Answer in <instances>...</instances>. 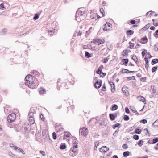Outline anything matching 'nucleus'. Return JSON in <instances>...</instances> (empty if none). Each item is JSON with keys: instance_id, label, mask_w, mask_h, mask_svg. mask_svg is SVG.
Instances as JSON below:
<instances>
[{"instance_id": "f257e3e1", "label": "nucleus", "mask_w": 158, "mask_h": 158, "mask_svg": "<svg viewBox=\"0 0 158 158\" xmlns=\"http://www.w3.org/2000/svg\"><path fill=\"white\" fill-rule=\"evenodd\" d=\"M32 78L33 77L32 75L29 74L27 75L25 78V80L26 81V84L28 85L29 88L32 89H35L37 87L38 85L34 83V81L32 80Z\"/></svg>"}, {"instance_id": "f03ea898", "label": "nucleus", "mask_w": 158, "mask_h": 158, "mask_svg": "<svg viewBox=\"0 0 158 158\" xmlns=\"http://www.w3.org/2000/svg\"><path fill=\"white\" fill-rule=\"evenodd\" d=\"M16 118V114L14 113L10 114L7 117V121L8 122H13L15 120Z\"/></svg>"}, {"instance_id": "7ed1b4c3", "label": "nucleus", "mask_w": 158, "mask_h": 158, "mask_svg": "<svg viewBox=\"0 0 158 158\" xmlns=\"http://www.w3.org/2000/svg\"><path fill=\"white\" fill-rule=\"evenodd\" d=\"M86 16L82 15H80L78 13H76V19L78 22H80L84 19Z\"/></svg>"}, {"instance_id": "20e7f679", "label": "nucleus", "mask_w": 158, "mask_h": 158, "mask_svg": "<svg viewBox=\"0 0 158 158\" xmlns=\"http://www.w3.org/2000/svg\"><path fill=\"white\" fill-rule=\"evenodd\" d=\"M77 143L76 141H74L73 142V147L70 149V151L73 152L74 153H76L77 150Z\"/></svg>"}, {"instance_id": "39448f33", "label": "nucleus", "mask_w": 158, "mask_h": 158, "mask_svg": "<svg viewBox=\"0 0 158 158\" xmlns=\"http://www.w3.org/2000/svg\"><path fill=\"white\" fill-rule=\"evenodd\" d=\"M88 128L85 127L83 128L81 131L80 129L79 130L80 133H81V135L84 136H86L88 134Z\"/></svg>"}, {"instance_id": "423d86ee", "label": "nucleus", "mask_w": 158, "mask_h": 158, "mask_svg": "<svg viewBox=\"0 0 158 158\" xmlns=\"http://www.w3.org/2000/svg\"><path fill=\"white\" fill-rule=\"evenodd\" d=\"M93 41V43L98 45L103 44L105 42L104 40L103 39L101 40L98 39L94 40Z\"/></svg>"}, {"instance_id": "0eeeda50", "label": "nucleus", "mask_w": 158, "mask_h": 158, "mask_svg": "<svg viewBox=\"0 0 158 158\" xmlns=\"http://www.w3.org/2000/svg\"><path fill=\"white\" fill-rule=\"evenodd\" d=\"M76 13H78L80 15L81 14L86 16V14L85 11V8H79Z\"/></svg>"}, {"instance_id": "6e6552de", "label": "nucleus", "mask_w": 158, "mask_h": 158, "mask_svg": "<svg viewBox=\"0 0 158 158\" xmlns=\"http://www.w3.org/2000/svg\"><path fill=\"white\" fill-rule=\"evenodd\" d=\"M66 85V83L64 82L63 83L61 84V82H60L59 81H57V89L60 90V87H65V88H66L65 87V85Z\"/></svg>"}, {"instance_id": "1a4fd4ad", "label": "nucleus", "mask_w": 158, "mask_h": 158, "mask_svg": "<svg viewBox=\"0 0 158 158\" xmlns=\"http://www.w3.org/2000/svg\"><path fill=\"white\" fill-rule=\"evenodd\" d=\"M102 81L100 80H98L94 84V86L96 88H99L102 85Z\"/></svg>"}, {"instance_id": "9d476101", "label": "nucleus", "mask_w": 158, "mask_h": 158, "mask_svg": "<svg viewBox=\"0 0 158 158\" xmlns=\"http://www.w3.org/2000/svg\"><path fill=\"white\" fill-rule=\"evenodd\" d=\"M109 150V148L106 146H103L99 149V151L101 152H105Z\"/></svg>"}, {"instance_id": "9b49d317", "label": "nucleus", "mask_w": 158, "mask_h": 158, "mask_svg": "<svg viewBox=\"0 0 158 158\" xmlns=\"http://www.w3.org/2000/svg\"><path fill=\"white\" fill-rule=\"evenodd\" d=\"M111 24L110 23H107L104 25L105 27L103 28L104 31H106L110 29Z\"/></svg>"}, {"instance_id": "f8f14e48", "label": "nucleus", "mask_w": 158, "mask_h": 158, "mask_svg": "<svg viewBox=\"0 0 158 158\" xmlns=\"http://www.w3.org/2000/svg\"><path fill=\"white\" fill-rule=\"evenodd\" d=\"M14 150L17 151L19 153H20V152H21L23 154H25V153L23 150L21 149L20 148L17 147L16 146L15 147Z\"/></svg>"}, {"instance_id": "ddd939ff", "label": "nucleus", "mask_w": 158, "mask_h": 158, "mask_svg": "<svg viewBox=\"0 0 158 158\" xmlns=\"http://www.w3.org/2000/svg\"><path fill=\"white\" fill-rule=\"evenodd\" d=\"M137 98L140 101H142L143 102L144 104H146V99L144 97L140 96H138Z\"/></svg>"}, {"instance_id": "4468645a", "label": "nucleus", "mask_w": 158, "mask_h": 158, "mask_svg": "<svg viewBox=\"0 0 158 158\" xmlns=\"http://www.w3.org/2000/svg\"><path fill=\"white\" fill-rule=\"evenodd\" d=\"M7 30L6 28L2 29L0 32V34L1 35H3L5 34L7 32Z\"/></svg>"}, {"instance_id": "2eb2a0df", "label": "nucleus", "mask_w": 158, "mask_h": 158, "mask_svg": "<svg viewBox=\"0 0 158 158\" xmlns=\"http://www.w3.org/2000/svg\"><path fill=\"white\" fill-rule=\"evenodd\" d=\"M55 30L54 29H52L48 31V33L51 36H52L53 35H55L54 32Z\"/></svg>"}, {"instance_id": "dca6fc26", "label": "nucleus", "mask_w": 158, "mask_h": 158, "mask_svg": "<svg viewBox=\"0 0 158 158\" xmlns=\"http://www.w3.org/2000/svg\"><path fill=\"white\" fill-rule=\"evenodd\" d=\"M134 33V31L132 30H129L126 31V33L127 35H131L133 34Z\"/></svg>"}, {"instance_id": "f3484780", "label": "nucleus", "mask_w": 158, "mask_h": 158, "mask_svg": "<svg viewBox=\"0 0 158 158\" xmlns=\"http://www.w3.org/2000/svg\"><path fill=\"white\" fill-rule=\"evenodd\" d=\"M152 126L156 128H158V119L154 122L152 124Z\"/></svg>"}, {"instance_id": "a211bd4d", "label": "nucleus", "mask_w": 158, "mask_h": 158, "mask_svg": "<svg viewBox=\"0 0 158 158\" xmlns=\"http://www.w3.org/2000/svg\"><path fill=\"white\" fill-rule=\"evenodd\" d=\"M131 109L132 110V111L134 113L136 114H137L138 112H137L135 108L133 106H131L130 107Z\"/></svg>"}, {"instance_id": "6ab92c4d", "label": "nucleus", "mask_w": 158, "mask_h": 158, "mask_svg": "<svg viewBox=\"0 0 158 158\" xmlns=\"http://www.w3.org/2000/svg\"><path fill=\"white\" fill-rule=\"evenodd\" d=\"M158 62V59H155L152 60V64L153 65L154 64H155L157 63Z\"/></svg>"}, {"instance_id": "aec40b11", "label": "nucleus", "mask_w": 158, "mask_h": 158, "mask_svg": "<svg viewBox=\"0 0 158 158\" xmlns=\"http://www.w3.org/2000/svg\"><path fill=\"white\" fill-rule=\"evenodd\" d=\"M66 146L65 143L64 144L61 143L60 147V148L61 149H64L66 148Z\"/></svg>"}, {"instance_id": "412c9836", "label": "nucleus", "mask_w": 158, "mask_h": 158, "mask_svg": "<svg viewBox=\"0 0 158 158\" xmlns=\"http://www.w3.org/2000/svg\"><path fill=\"white\" fill-rule=\"evenodd\" d=\"M110 118V119L112 120H114L115 118V116L112 114H109Z\"/></svg>"}, {"instance_id": "4be33fe9", "label": "nucleus", "mask_w": 158, "mask_h": 158, "mask_svg": "<svg viewBox=\"0 0 158 158\" xmlns=\"http://www.w3.org/2000/svg\"><path fill=\"white\" fill-rule=\"evenodd\" d=\"M122 62H124L125 65L126 66H127V64L128 63V60L127 59H123L122 60Z\"/></svg>"}, {"instance_id": "5701e85b", "label": "nucleus", "mask_w": 158, "mask_h": 158, "mask_svg": "<svg viewBox=\"0 0 158 158\" xmlns=\"http://www.w3.org/2000/svg\"><path fill=\"white\" fill-rule=\"evenodd\" d=\"M129 151L125 152L123 153V155L124 157H127L129 155Z\"/></svg>"}, {"instance_id": "b1692460", "label": "nucleus", "mask_w": 158, "mask_h": 158, "mask_svg": "<svg viewBox=\"0 0 158 158\" xmlns=\"http://www.w3.org/2000/svg\"><path fill=\"white\" fill-rule=\"evenodd\" d=\"M33 114H34V113L33 112H30L29 113V115H28V116H29V118H33Z\"/></svg>"}, {"instance_id": "393cba45", "label": "nucleus", "mask_w": 158, "mask_h": 158, "mask_svg": "<svg viewBox=\"0 0 158 158\" xmlns=\"http://www.w3.org/2000/svg\"><path fill=\"white\" fill-rule=\"evenodd\" d=\"M118 106L116 104H114L112 107V110H115L118 109Z\"/></svg>"}, {"instance_id": "a878e982", "label": "nucleus", "mask_w": 158, "mask_h": 158, "mask_svg": "<svg viewBox=\"0 0 158 158\" xmlns=\"http://www.w3.org/2000/svg\"><path fill=\"white\" fill-rule=\"evenodd\" d=\"M132 59L136 63H137L138 59L135 56H133L132 57Z\"/></svg>"}, {"instance_id": "bb28decb", "label": "nucleus", "mask_w": 158, "mask_h": 158, "mask_svg": "<svg viewBox=\"0 0 158 158\" xmlns=\"http://www.w3.org/2000/svg\"><path fill=\"white\" fill-rule=\"evenodd\" d=\"M120 125V124L119 123L115 124V125L112 126L113 128L114 129L117 127H118V126Z\"/></svg>"}, {"instance_id": "cd10ccee", "label": "nucleus", "mask_w": 158, "mask_h": 158, "mask_svg": "<svg viewBox=\"0 0 158 158\" xmlns=\"http://www.w3.org/2000/svg\"><path fill=\"white\" fill-rule=\"evenodd\" d=\"M143 131L144 132V133L146 135H150V134H149V131L147 128H145L143 130Z\"/></svg>"}, {"instance_id": "c85d7f7f", "label": "nucleus", "mask_w": 158, "mask_h": 158, "mask_svg": "<svg viewBox=\"0 0 158 158\" xmlns=\"http://www.w3.org/2000/svg\"><path fill=\"white\" fill-rule=\"evenodd\" d=\"M39 15L38 14L36 13V14L34 17H33V19L34 20H36L37 19H38L39 18Z\"/></svg>"}, {"instance_id": "c756f323", "label": "nucleus", "mask_w": 158, "mask_h": 158, "mask_svg": "<svg viewBox=\"0 0 158 158\" xmlns=\"http://www.w3.org/2000/svg\"><path fill=\"white\" fill-rule=\"evenodd\" d=\"M135 132L136 134H140L141 132V130L139 129H136L135 130Z\"/></svg>"}, {"instance_id": "7c9ffc66", "label": "nucleus", "mask_w": 158, "mask_h": 158, "mask_svg": "<svg viewBox=\"0 0 158 158\" xmlns=\"http://www.w3.org/2000/svg\"><path fill=\"white\" fill-rule=\"evenodd\" d=\"M29 120L30 123L31 124H33L35 122V121H34L33 118H29Z\"/></svg>"}, {"instance_id": "2f4dec72", "label": "nucleus", "mask_w": 158, "mask_h": 158, "mask_svg": "<svg viewBox=\"0 0 158 158\" xmlns=\"http://www.w3.org/2000/svg\"><path fill=\"white\" fill-rule=\"evenodd\" d=\"M150 27V25L149 24L146 25L143 28V30H146L148 29Z\"/></svg>"}, {"instance_id": "473e14b6", "label": "nucleus", "mask_w": 158, "mask_h": 158, "mask_svg": "<svg viewBox=\"0 0 158 158\" xmlns=\"http://www.w3.org/2000/svg\"><path fill=\"white\" fill-rule=\"evenodd\" d=\"M97 16V14H93L92 15H90V17L91 19H94V18H96V16Z\"/></svg>"}, {"instance_id": "72a5a7b5", "label": "nucleus", "mask_w": 158, "mask_h": 158, "mask_svg": "<svg viewBox=\"0 0 158 158\" xmlns=\"http://www.w3.org/2000/svg\"><path fill=\"white\" fill-rule=\"evenodd\" d=\"M97 73L98 74H100L102 73V69L100 67H99L98 70L97 71Z\"/></svg>"}, {"instance_id": "f704fd0d", "label": "nucleus", "mask_w": 158, "mask_h": 158, "mask_svg": "<svg viewBox=\"0 0 158 158\" xmlns=\"http://www.w3.org/2000/svg\"><path fill=\"white\" fill-rule=\"evenodd\" d=\"M143 143V141L142 140H140L138 143V145L139 146L141 147Z\"/></svg>"}, {"instance_id": "c9c22d12", "label": "nucleus", "mask_w": 158, "mask_h": 158, "mask_svg": "<svg viewBox=\"0 0 158 158\" xmlns=\"http://www.w3.org/2000/svg\"><path fill=\"white\" fill-rule=\"evenodd\" d=\"M56 137H57L56 134L55 132H53L52 133L53 138L55 140L56 139Z\"/></svg>"}, {"instance_id": "e433bc0d", "label": "nucleus", "mask_w": 158, "mask_h": 158, "mask_svg": "<svg viewBox=\"0 0 158 158\" xmlns=\"http://www.w3.org/2000/svg\"><path fill=\"white\" fill-rule=\"evenodd\" d=\"M64 137L65 136H66V137H68L70 136V134L68 132H64Z\"/></svg>"}, {"instance_id": "4c0bfd02", "label": "nucleus", "mask_w": 158, "mask_h": 158, "mask_svg": "<svg viewBox=\"0 0 158 158\" xmlns=\"http://www.w3.org/2000/svg\"><path fill=\"white\" fill-rule=\"evenodd\" d=\"M158 142V138H156L153 139L152 143L155 144Z\"/></svg>"}, {"instance_id": "58836bf2", "label": "nucleus", "mask_w": 158, "mask_h": 158, "mask_svg": "<svg viewBox=\"0 0 158 158\" xmlns=\"http://www.w3.org/2000/svg\"><path fill=\"white\" fill-rule=\"evenodd\" d=\"M123 119L125 121H127L129 120V118L128 116L125 115L124 116Z\"/></svg>"}, {"instance_id": "ea45409f", "label": "nucleus", "mask_w": 158, "mask_h": 158, "mask_svg": "<svg viewBox=\"0 0 158 158\" xmlns=\"http://www.w3.org/2000/svg\"><path fill=\"white\" fill-rule=\"evenodd\" d=\"M102 90L103 91H105L106 90V87L105 84H103L102 86Z\"/></svg>"}, {"instance_id": "a19ab883", "label": "nucleus", "mask_w": 158, "mask_h": 158, "mask_svg": "<svg viewBox=\"0 0 158 158\" xmlns=\"http://www.w3.org/2000/svg\"><path fill=\"white\" fill-rule=\"evenodd\" d=\"M133 138L135 139L138 140L139 139V137L137 135H135L133 136Z\"/></svg>"}, {"instance_id": "79ce46f5", "label": "nucleus", "mask_w": 158, "mask_h": 158, "mask_svg": "<svg viewBox=\"0 0 158 158\" xmlns=\"http://www.w3.org/2000/svg\"><path fill=\"white\" fill-rule=\"evenodd\" d=\"M45 91V90L44 89H42L39 90V92L41 94H43L44 93Z\"/></svg>"}, {"instance_id": "37998d69", "label": "nucleus", "mask_w": 158, "mask_h": 158, "mask_svg": "<svg viewBox=\"0 0 158 158\" xmlns=\"http://www.w3.org/2000/svg\"><path fill=\"white\" fill-rule=\"evenodd\" d=\"M129 44L130 45V48L131 49L133 48V47H134V44L133 43H132L131 42H129Z\"/></svg>"}, {"instance_id": "c03bdc74", "label": "nucleus", "mask_w": 158, "mask_h": 158, "mask_svg": "<svg viewBox=\"0 0 158 158\" xmlns=\"http://www.w3.org/2000/svg\"><path fill=\"white\" fill-rule=\"evenodd\" d=\"M157 69V67L155 66V67H153L152 68V72L154 73V72L156 71V70Z\"/></svg>"}, {"instance_id": "a18cd8bd", "label": "nucleus", "mask_w": 158, "mask_h": 158, "mask_svg": "<svg viewBox=\"0 0 158 158\" xmlns=\"http://www.w3.org/2000/svg\"><path fill=\"white\" fill-rule=\"evenodd\" d=\"M126 87H123L122 89V90L123 93H125V95H126Z\"/></svg>"}, {"instance_id": "49530a36", "label": "nucleus", "mask_w": 158, "mask_h": 158, "mask_svg": "<svg viewBox=\"0 0 158 158\" xmlns=\"http://www.w3.org/2000/svg\"><path fill=\"white\" fill-rule=\"evenodd\" d=\"M40 152L43 156H46L45 153L44 151L41 150L40 151Z\"/></svg>"}, {"instance_id": "de8ad7c7", "label": "nucleus", "mask_w": 158, "mask_h": 158, "mask_svg": "<svg viewBox=\"0 0 158 158\" xmlns=\"http://www.w3.org/2000/svg\"><path fill=\"white\" fill-rule=\"evenodd\" d=\"M123 52L124 54H123V56H125V55H127L128 52L126 50H125L123 51Z\"/></svg>"}, {"instance_id": "09e8293b", "label": "nucleus", "mask_w": 158, "mask_h": 158, "mask_svg": "<svg viewBox=\"0 0 158 158\" xmlns=\"http://www.w3.org/2000/svg\"><path fill=\"white\" fill-rule=\"evenodd\" d=\"M85 57L87 58H89V52L86 51H85Z\"/></svg>"}, {"instance_id": "8fccbe9b", "label": "nucleus", "mask_w": 158, "mask_h": 158, "mask_svg": "<svg viewBox=\"0 0 158 158\" xmlns=\"http://www.w3.org/2000/svg\"><path fill=\"white\" fill-rule=\"evenodd\" d=\"M123 148L126 149L128 147V146L126 144H124L122 146Z\"/></svg>"}, {"instance_id": "3c124183", "label": "nucleus", "mask_w": 158, "mask_h": 158, "mask_svg": "<svg viewBox=\"0 0 158 158\" xmlns=\"http://www.w3.org/2000/svg\"><path fill=\"white\" fill-rule=\"evenodd\" d=\"M99 143L98 142H96L95 143V147L94 148V150H96V149H97V146L98 145V144Z\"/></svg>"}, {"instance_id": "603ef678", "label": "nucleus", "mask_w": 158, "mask_h": 158, "mask_svg": "<svg viewBox=\"0 0 158 158\" xmlns=\"http://www.w3.org/2000/svg\"><path fill=\"white\" fill-rule=\"evenodd\" d=\"M144 60L146 61V64L148 65V59L146 57H145L144 58Z\"/></svg>"}, {"instance_id": "864d4df0", "label": "nucleus", "mask_w": 158, "mask_h": 158, "mask_svg": "<svg viewBox=\"0 0 158 158\" xmlns=\"http://www.w3.org/2000/svg\"><path fill=\"white\" fill-rule=\"evenodd\" d=\"M147 120L145 119H143L141 121V122L143 124L146 123H147Z\"/></svg>"}, {"instance_id": "5fc2aeb1", "label": "nucleus", "mask_w": 158, "mask_h": 158, "mask_svg": "<svg viewBox=\"0 0 158 158\" xmlns=\"http://www.w3.org/2000/svg\"><path fill=\"white\" fill-rule=\"evenodd\" d=\"M125 112L127 114H128L130 113L129 110L127 107H126L125 108Z\"/></svg>"}, {"instance_id": "6e6d98bb", "label": "nucleus", "mask_w": 158, "mask_h": 158, "mask_svg": "<svg viewBox=\"0 0 158 158\" xmlns=\"http://www.w3.org/2000/svg\"><path fill=\"white\" fill-rule=\"evenodd\" d=\"M130 23L132 24H134L136 22L135 20H131L130 21Z\"/></svg>"}, {"instance_id": "4d7b16f0", "label": "nucleus", "mask_w": 158, "mask_h": 158, "mask_svg": "<svg viewBox=\"0 0 158 158\" xmlns=\"http://www.w3.org/2000/svg\"><path fill=\"white\" fill-rule=\"evenodd\" d=\"M104 63H106L108 61V59L107 58H106L104 59Z\"/></svg>"}, {"instance_id": "13d9d810", "label": "nucleus", "mask_w": 158, "mask_h": 158, "mask_svg": "<svg viewBox=\"0 0 158 158\" xmlns=\"http://www.w3.org/2000/svg\"><path fill=\"white\" fill-rule=\"evenodd\" d=\"M128 69H125L122 70V72L123 73H126L127 72Z\"/></svg>"}, {"instance_id": "bf43d9fd", "label": "nucleus", "mask_w": 158, "mask_h": 158, "mask_svg": "<svg viewBox=\"0 0 158 158\" xmlns=\"http://www.w3.org/2000/svg\"><path fill=\"white\" fill-rule=\"evenodd\" d=\"M141 39L142 40L146 41V40H147L148 39H147V37L145 36V37H144L142 38Z\"/></svg>"}, {"instance_id": "052dcab7", "label": "nucleus", "mask_w": 158, "mask_h": 158, "mask_svg": "<svg viewBox=\"0 0 158 158\" xmlns=\"http://www.w3.org/2000/svg\"><path fill=\"white\" fill-rule=\"evenodd\" d=\"M140 79H141V81H142L143 80V81H145L146 80V77H143Z\"/></svg>"}, {"instance_id": "680f3d73", "label": "nucleus", "mask_w": 158, "mask_h": 158, "mask_svg": "<svg viewBox=\"0 0 158 158\" xmlns=\"http://www.w3.org/2000/svg\"><path fill=\"white\" fill-rule=\"evenodd\" d=\"M109 83H110V85H111V87H113L112 85H113L114 87V84L113 83V82H109Z\"/></svg>"}, {"instance_id": "e2e57ef3", "label": "nucleus", "mask_w": 158, "mask_h": 158, "mask_svg": "<svg viewBox=\"0 0 158 158\" xmlns=\"http://www.w3.org/2000/svg\"><path fill=\"white\" fill-rule=\"evenodd\" d=\"M4 6L3 4L2 3L1 4H0V9H2L3 8H4Z\"/></svg>"}, {"instance_id": "0e129e2a", "label": "nucleus", "mask_w": 158, "mask_h": 158, "mask_svg": "<svg viewBox=\"0 0 158 158\" xmlns=\"http://www.w3.org/2000/svg\"><path fill=\"white\" fill-rule=\"evenodd\" d=\"M100 11L101 13H102L103 14V16L104 15L103 14V12L104 11L103 9V8H101L100 10Z\"/></svg>"}, {"instance_id": "69168bd1", "label": "nucleus", "mask_w": 158, "mask_h": 158, "mask_svg": "<svg viewBox=\"0 0 158 158\" xmlns=\"http://www.w3.org/2000/svg\"><path fill=\"white\" fill-rule=\"evenodd\" d=\"M10 146L11 147V148L14 147V149H15V146L13 144H12V143H10Z\"/></svg>"}, {"instance_id": "338daca9", "label": "nucleus", "mask_w": 158, "mask_h": 158, "mask_svg": "<svg viewBox=\"0 0 158 158\" xmlns=\"http://www.w3.org/2000/svg\"><path fill=\"white\" fill-rule=\"evenodd\" d=\"M106 75V73H102V75H101L100 76L102 77H103L105 76Z\"/></svg>"}, {"instance_id": "774afa93", "label": "nucleus", "mask_w": 158, "mask_h": 158, "mask_svg": "<svg viewBox=\"0 0 158 158\" xmlns=\"http://www.w3.org/2000/svg\"><path fill=\"white\" fill-rule=\"evenodd\" d=\"M155 27H154V26H152L151 27L150 29L151 30H154L155 29Z\"/></svg>"}]
</instances>
